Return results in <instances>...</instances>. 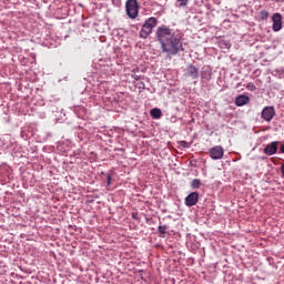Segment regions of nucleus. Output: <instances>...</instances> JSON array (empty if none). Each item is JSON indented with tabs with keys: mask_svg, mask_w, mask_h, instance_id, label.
Listing matches in <instances>:
<instances>
[{
	"mask_svg": "<svg viewBox=\"0 0 284 284\" xmlns=\"http://www.w3.org/2000/svg\"><path fill=\"white\" fill-rule=\"evenodd\" d=\"M158 41L161 43L163 52L168 57H175L179 52H183V41H181V36L172 33V29L161 26L156 30Z\"/></svg>",
	"mask_w": 284,
	"mask_h": 284,
	"instance_id": "1",
	"label": "nucleus"
},
{
	"mask_svg": "<svg viewBox=\"0 0 284 284\" xmlns=\"http://www.w3.org/2000/svg\"><path fill=\"white\" fill-rule=\"evenodd\" d=\"M125 12L130 19H136L139 17V2L136 0H128Z\"/></svg>",
	"mask_w": 284,
	"mask_h": 284,
	"instance_id": "2",
	"label": "nucleus"
},
{
	"mask_svg": "<svg viewBox=\"0 0 284 284\" xmlns=\"http://www.w3.org/2000/svg\"><path fill=\"white\" fill-rule=\"evenodd\" d=\"M200 72L201 70L199 69V67L194 65L193 63H190L186 65L184 77L196 80L200 77Z\"/></svg>",
	"mask_w": 284,
	"mask_h": 284,
	"instance_id": "3",
	"label": "nucleus"
},
{
	"mask_svg": "<svg viewBox=\"0 0 284 284\" xmlns=\"http://www.w3.org/2000/svg\"><path fill=\"white\" fill-rule=\"evenodd\" d=\"M159 23V20L156 18L151 17L146 19L143 23V32L148 37V34H152V30L156 28V24Z\"/></svg>",
	"mask_w": 284,
	"mask_h": 284,
	"instance_id": "4",
	"label": "nucleus"
},
{
	"mask_svg": "<svg viewBox=\"0 0 284 284\" xmlns=\"http://www.w3.org/2000/svg\"><path fill=\"white\" fill-rule=\"evenodd\" d=\"M209 154L213 161H221V159H223V154H225V150H223V146L216 145L210 149Z\"/></svg>",
	"mask_w": 284,
	"mask_h": 284,
	"instance_id": "5",
	"label": "nucleus"
},
{
	"mask_svg": "<svg viewBox=\"0 0 284 284\" xmlns=\"http://www.w3.org/2000/svg\"><path fill=\"white\" fill-rule=\"evenodd\" d=\"M275 115L276 110L274 109V106H265L261 112L262 119L267 123H270V121H272V119H274Z\"/></svg>",
	"mask_w": 284,
	"mask_h": 284,
	"instance_id": "6",
	"label": "nucleus"
},
{
	"mask_svg": "<svg viewBox=\"0 0 284 284\" xmlns=\"http://www.w3.org/2000/svg\"><path fill=\"white\" fill-rule=\"evenodd\" d=\"M273 32H281L283 30V16L281 13H274L272 16Z\"/></svg>",
	"mask_w": 284,
	"mask_h": 284,
	"instance_id": "7",
	"label": "nucleus"
},
{
	"mask_svg": "<svg viewBox=\"0 0 284 284\" xmlns=\"http://www.w3.org/2000/svg\"><path fill=\"white\" fill-rule=\"evenodd\" d=\"M199 203V192H191L185 199L184 204L186 207H194Z\"/></svg>",
	"mask_w": 284,
	"mask_h": 284,
	"instance_id": "8",
	"label": "nucleus"
},
{
	"mask_svg": "<svg viewBox=\"0 0 284 284\" xmlns=\"http://www.w3.org/2000/svg\"><path fill=\"white\" fill-rule=\"evenodd\" d=\"M276 152H278V141H273L264 148V154H266V156H274Z\"/></svg>",
	"mask_w": 284,
	"mask_h": 284,
	"instance_id": "9",
	"label": "nucleus"
},
{
	"mask_svg": "<svg viewBox=\"0 0 284 284\" xmlns=\"http://www.w3.org/2000/svg\"><path fill=\"white\" fill-rule=\"evenodd\" d=\"M247 103H250V97L245 94H241L235 99V105H237V108H243V105H247Z\"/></svg>",
	"mask_w": 284,
	"mask_h": 284,
	"instance_id": "10",
	"label": "nucleus"
},
{
	"mask_svg": "<svg viewBox=\"0 0 284 284\" xmlns=\"http://www.w3.org/2000/svg\"><path fill=\"white\" fill-rule=\"evenodd\" d=\"M150 114L153 119L159 120L163 116V111L159 108H153L151 109Z\"/></svg>",
	"mask_w": 284,
	"mask_h": 284,
	"instance_id": "11",
	"label": "nucleus"
},
{
	"mask_svg": "<svg viewBox=\"0 0 284 284\" xmlns=\"http://www.w3.org/2000/svg\"><path fill=\"white\" fill-rule=\"evenodd\" d=\"M158 234L160 239H165V234H168V225L158 226Z\"/></svg>",
	"mask_w": 284,
	"mask_h": 284,
	"instance_id": "12",
	"label": "nucleus"
},
{
	"mask_svg": "<svg viewBox=\"0 0 284 284\" xmlns=\"http://www.w3.org/2000/svg\"><path fill=\"white\" fill-rule=\"evenodd\" d=\"M190 187H191L192 190H199V187H201V180H199V179H193V180L191 181Z\"/></svg>",
	"mask_w": 284,
	"mask_h": 284,
	"instance_id": "13",
	"label": "nucleus"
},
{
	"mask_svg": "<svg viewBox=\"0 0 284 284\" xmlns=\"http://www.w3.org/2000/svg\"><path fill=\"white\" fill-rule=\"evenodd\" d=\"M268 18H270V12L267 10L260 11V19L262 21H267Z\"/></svg>",
	"mask_w": 284,
	"mask_h": 284,
	"instance_id": "14",
	"label": "nucleus"
},
{
	"mask_svg": "<svg viewBox=\"0 0 284 284\" xmlns=\"http://www.w3.org/2000/svg\"><path fill=\"white\" fill-rule=\"evenodd\" d=\"M190 0H178V2L180 3L181 8H185L187 6Z\"/></svg>",
	"mask_w": 284,
	"mask_h": 284,
	"instance_id": "15",
	"label": "nucleus"
},
{
	"mask_svg": "<svg viewBox=\"0 0 284 284\" xmlns=\"http://www.w3.org/2000/svg\"><path fill=\"white\" fill-rule=\"evenodd\" d=\"M246 88H247V90H252V91L256 90V85H254L253 82H250V83L246 85Z\"/></svg>",
	"mask_w": 284,
	"mask_h": 284,
	"instance_id": "16",
	"label": "nucleus"
},
{
	"mask_svg": "<svg viewBox=\"0 0 284 284\" xmlns=\"http://www.w3.org/2000/svg\"><path fill=\"white\" fill-rule=\"evenodd\" d=\"M180 145H182V148H189V145H187V142H186V141H181V142H180Z\"/></svg>",
	"mask_w": 284,
	"mask_h": 284,
	"instance_id": "17",
	"label": "nucleus"
},
{
	"mask_svg": "<svg viewBox=\"0 0 284 284\" xmlns=\"http://www.w3.org/2000/svg\"><path fill=\"white\" fill-rule=\"evenodd\" d=\"M280 154H284V144L280 146Z\"/></svg>",
	"mask_w": 284,
	"mask_h": 284,
	"instance_id": "18",
	"label": "nucleus"
},
{
	"mask_svg": "<svg viewBox=\"0 0 284 284\" xmlns=\"http://www.w3.org/2000/svg\"><path fill=\"white\" fill-rule=\"evenodd\" d=\"M281 172H282V174L284 176V163L281 165Z\"/></svg>",
	"mask_w": 284,
	"mask_h": 284,
	"instance_id": "19",
	"label": "nucleus"
},
{
	"mask_svg": "<svg viewBox=\"0 0 284 284\" xmlns=\"http://www.w3.org/2000/svg\"><path fill=\"white\" fill-rule=\"evenodd\" d=\"M140 37H143V29L140 30Z\"/></svg>",
	"mask_w": 284,
	"mask_h": 284,
	"instance_id": "20",
	"label": "nucleus"
},
{
	"mask_svg": "<svg viewBox=\"0 0 284 284\" xmlns=\"http://www.w3.org/2000/svg\"><path fill=\"white\" fill-rule=\"evenodd\" d=\"M110 180H111V178L110 176H108V184L110 185Z\"/></svg>",
	"mask_w": 284,
	"mask_h": 284,
	"instance_id": "21",
	"label": "nucleus"
},
{
	"mask_svg": "<svg viewBox=\"0 0 284 284\" xmlns=\"http://www.w3.org/2000/svg\"><path fill=\"white\" fill-rule=\"evenodd\" d=\"M132 216H133V219H136V213H133Z\"/></svg>",
	"mask_w": 284,
	"mask_h": 284,
	"instance_id": "22",
	"label": "nucleus"
}]
</instances>
